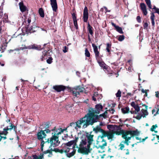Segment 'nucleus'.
<instances>
[{
  "label": "nucleus",
  "mask_w": 159,
  "mask_h": 159,
  "mask_svg": "<svg viewBox=\"0 0 159 159\" xmlns=\"http://www.w3.org/2000/svg\"><path fill=\"white\" fill-rule=\"evenodd\" d=\"M145 1L149 8L151 9L152 7L150 0H145Z\"/></svg>",
  "instance_id": "34"
},
{
  "label": "nucleus",
  "mask_w": 159,
  "mask_h": 159,
  "mask_svg": "<svg viewBox=\"0 0 159 159\" xmlns=\"http://www.w3.org/2000/svg\"><path fill=\"white\" fill-rule=\"evenodd\" d=\"M129 140L127 139H125V140L124 141H122V143L126 144H127V145H128L129 144V142H128Z\"/></svg>",
  "instance_id": "48"
},
{
  "label": "nucleus",
  "mask_w": 159,
  "mask_h": 159,
  "mask_svg": "<svg viewBox=\"0 0 159 159\" xmlns=\"http://www.w3.org/2000/svg\"><path fill=\"white\" fill-rule=\"evenodd\" d=\"M122 137L125 139L130 140L132 137H135L137 139H139L138 137L139 133L138 131H129L124 132L122 131Z\"/></svg>",
  "instance_id": "5"
},
{
  "label": "nucleus",
  "mask_w": 159,
  "mask_h": 159,
  "mask_svg": "<svg viewBox=\"0 0 159 159\" xmlns=\"http://www.w3.org/2000/svg\"><path fill=\"white\" fill-rule=\"evenodd\" d=\"M19 6L20 10L21 12H24L27 10L26 7L25 6L22 2H20L19 3Z\"/></svg>",
  "instance_id": "24"
},
{
  "label": "nucleus",
  "mask_w": 159,
  "mask_h": 159,
  "mask_svg": "<svg viewBox=\"0 0 159 159\" xmlns=\"http://www.w3.org/2000/svg\"><path fill=\"white\" fill-rule=\"evenodd\" d=\"M124 150L125 151V153L126 155L129 154V150L128 149H125Z\"/></svg>",
  "instance_id": "51"
},
{
  "label": "nucleus",
  "mask_w": 159,
  "mask_h": 159,
  "mask_svg": "<svg viewBox=\"0 0 159 159\" xmlns=\"http://www.w3.org/2000/svg\"><path fill=\"white\" fill-rule=\"evenodd\" d=\"M137 20L138 22L139 21V16H137Z\"/></svg>",
  "instance_id": "61"
},
{
  "label": "nucleus",
  "mask_w": 159,
  "mask_h": 159,
  "mask_svg": "<svg viewBox=\"0 0 159 159\" xmlns=\"http://www.w3.org/2000/svg\"><path fill=\"white\" fill-rule=\"evenodd\" d=\"M67 128L62 129L61 128L56 129L53 130L52 133V136H57L63 133L64 131L66 130Z\"/></svg>",
  "instance_id": "13"
},
{
  "label": "nucleus",
  "mask_w": 159,
  "mask_h": 159,
  "mask_svg": "<svg viewBox=\"0 0 159 159\" xmlns=\"http://www.w3.org/2000/svg\"><path fill=\"white\" fill-rule=\"evenodd\" d=\"M156 94H155V96L157 98H158L159 97V92L158 91H157L155 92Z\"/></svg>",
  "instance_id": "55"
},
{
  "label": "nucleus",
  "mask_w": 159,
  "mask_h": 159,
  "mask_svg": "<svg viewBox=\"0 0 159 159\" xmlns=\"http://www.w3.org/2000/svg\"><path fill=\"white\" fill-rule=\"evenodd\" d=\"M53 88L58 92H60L64 90L65 88L64 86L62 85L55 86L53 87Z\"/></svg>",
  "instance_id": "19"
},
{
  "label": "nucleus",
  "mask_w": 159,
  "mask_h": 159,
  "mask_svg": "<svg viewBox=\"0 0 159 159\" xmlns=\"http://www.w3.org/2000/svg\"><path fill=\"white\" fill-rule=\"evenodd\" d=\"M109 111L110 113L112 114H113L115 111L113 109H111L109 110H107L103 114L100 115V116H102L104 118H105L107 117V111Z\"/></svg>",
  "instance_id": "22"
},
{
  "label": "nucleus",
  "mask_w": 159,
  "mask_h": 159,
  "mask_svg": "<svg viewBox=\"0 0 159 159\" xmlns=\"http://www.w3.org/2000/svg\"><path fill=\"white\" fill-rule=\"evenodd\" d=\"M111 24L112 25L114 26L116 30L120 34L123 33V32L122 31V30L121 28L119 27L118 26L116 25L113 23H112Z\"/></svg>",
  "instance_id": "25"
},
{
  "label": "nucleus",
  "mask_w": 159,
  "mask_h": 159,
  "mask_svg": "<svg viewBox=\"0 0 159 159\" xmlns=\"http://www.w3.org/2000/svg\"><path fill=\"white\" fill-rule=\"evenodd\" d=\"M49 142L50 143L51 146L53 147L58 146L60 143L58 137L57 136L55 137L53 136L49 139Z\"/></svg>",
  "instance_id": "8"
},
{
  "label": "nucleus",
  "mask_w": 159,
  "mask_h": 159,
  "mask_svg": "<svg viewBox=\"0 0 159 159\" xmlns=\"http://www.w3.org/2000/svg\"><path fill=\"white\" fill-rule=\"evenodd\" d=\"M43 155L44 154L43 153H41L39 156L34 155L32 157L33 159H43Z\"/></svg>",
  "instance_id": "27"
},
{
  "label": "nucleus",
  "mask_w": 159,
  "mask_h": 159,
  "mask_svg": "<svg viewBox=\"0 0 159 159\" xmlns=\"http://www.w3.org/2000/svg\"><path fill=\"white\" fill-rule=\"evenodd\" d=\"M45 141L43 140L41 143V151H43L44 147L45 148L47 147V146L49 145V139H45Z\"/></svg>",
  "instance_id": "14"
},
{
  "label": "nucleus",
  "mask_w": 159,
  "mask_h": 159,
  "mask_svg": "<svg viewBox=\"0 0 159 159\" xmlns=\"http://www.w3.org/2000/svg\"><path fill=\"white\" fill-rule=\"evenodd\" d=\"M152 9L153 12L151 13H154V14L156 13L159 15V8L155 6H154L153 8Z\"/></svg>",
  "instance_id": "28"
},
{
  "label": "nucleus",
  "mask_w": 159,
  "mask_h": 159,
  "mask_svg": "<svg viewBox=\"0 0 159 159\" xmlns=\"http://www.w3.org/2000/svg\"><path fill=\"white\" fill-rule=\"evenodd\" d=\"M97 145L95 146L97 148H100L102 150V152L98 151L99 152L102 153L104 152V149L107 145V143L105 140L103 139V136H99L97 140Z\"/></svg>",
  "instance_id": "6"
},
{
  "label": "nucleus",
  "mask_w": 159,
  "mask_h": 159,
  "mask_svg": "<svg viewBox=\"0 0 159 159\" xmlns=\"http://www.w3.org/2000/svg\"><path fill=\"white\" fill-rule=\"evenodd\" d=\"M107 47L106 48V50H107L108 52H110V49L111 48V45L109 43H108L107 44Z\"/></svg>",
  "instance_id": "41"
},
{
  "label": "nucleus",
  "mask_w": 159,
  "mask_h": 159,
  "mask_svg": "<svg viewBox=\"0 0 159 159\" xmlns=\"http://www.w3.org/2000/svg\"><path fill=\"white\" fill-rule=\"evenodd\" d=\"M158 126L157 124L153 125L152 127L151 128L150 130L152 131H153L156 128H157Z\"/></svg>",
  "instance_id": "38"
},
{
  "label": "nucleus",
  "mask_w": 159,
  "mask_h": 159,
  "mask_svg": "<svg viewBox=\"0 0 159 159\" xmlns=\"http://www.w3.org/2000/svg\"><path fill=\"white\" fill-rule=\"evenodd\" d=\"M52 58L51 57L49 58L47 60V62L48 64H50L52 62Z\"/></svg>",
  "instance_id": "47"
},
{
  "label": "nucleus",
  "mask_w": 159,
  "mask_h": 159,
  "mask_svg": "<svg viewBox=\"0 0 159 159\" xmlns=\"http://www.w3.org/2000/svg\"><path fill=\"white\" fill-rule=\"evenodd\" d=\"M84 89L83 88L77 86L73 89L72 92L74 96L78 97V96L80 94V93L82 92Z\"/></svg>",
  "instance_id": "10"
},
{
  "label": "nucleus",
  "mask_w": 159,
  "mask_h": 159,
  "mask_svg": "<svg viewBox=\"0 0 159 159\" xmlns=\"http://www.w3.org/2000/svg\"><path fill=\"white\" fill-rule=\"evenodd\" d=\"M37 27L35 25H34L30 28L28 27L27 29V30H29L30 33L35 32L37 30Z\"/></svg>",
  "instance_id": "26"
},
{
  "label": "nucleus",
  "mask_w": 159,
  "mask_h": 159,
  "mask_svg": "<svg viewBox=\"0 0 159 159\" xmlns=\"http://www.w3.org/2000/svg\"><path fill=\"white\" fill-rule=\"evenodd\" d=\"M141 91H142V93H145V94L144 95V96H147L148 93H147V90H144L143 89H142L141 90Z\"/></svg>",
  "instance_id": "44"
},
{
  "label": "nucleus",
  "mask_w": 159,
  "mask_h": 159,
  "mask_svg": "<svg viewBox=\"0 0 159 159\" xmlns=\"http://www.w3.org/2000/svg\"><path fill=\"white\" fill-rule=\"evenodd\" d=\"M153 131H154L155 133H157L158 132L157 131H155V130Z\"/></svg>",
  "instance_id": "64"
},
{
  "label": "nucleus",
  "mask_w": 159,
  "mask_h": 159,
  "mask_svg": "<svg viewBox=\"0 0 159 159\" xmlns=\"http://www.w3.org/2000/svg\"><path fill=\"white\" fill-rule=\"evenodd\" d=\"M33 16H31L30 17H29L28 19V23H30L31 22V17Z\"/></svg>",
  "instance_id": "56"
},
{
  "label": "nucleus",
  "mask_w": 159,
  "mask_h": 159,
  "mask_svg": "<svg viewBox=\"0 0 159 159\" xmlns=\"http://www.w3.org/2000/svg\"><path fill=\"white\" fill-rule=\"evenodd\" d=\"M125 39V36L124 35H120L118 38V40L120 41H122L124 40Z\"/></svg>",
  "instance_id": "40"
},
{
  "label": "nucleus",
  "mask_w": 159,
  "mask_h": 159,
  "mask_svg": "<svg viewBox=\"0 0 159 159\" xmlns=\"http://www.w3.org/2000/svg\"><path fill=\"white\" fill-rule=\"evenodd\" d=\"M47 52L45 51L43 52V55L42 56L41 58L42 61H43L44 60L47 59Z\"/></svg>",
  "instance_id": "29"
},
{
  "label": "nucleus",
  "mask_w": 159,
  "mask_h": 159,
  "mask_svg": "<svg viewBox=\"0 0 159 159\" xmlns=\"http://www.w3.org/2000/svg\"><path fill=\"white\" fill-rule=\"evenodd\" d=\"M152 113L153 114L155 112L156 110L154 109H153L152 110Z\"/></svg>",
  "instance_id": "60"
},
{
  "label": "nucleus",
  "mask_w": 159,
  "mask_h": 159,
  "mask_svg": "<svg viewBox=\"0 0 159 159\" xmlns=\"http://www.w3.org/2000/svg\"><path fill=\"white\" fill-rule=\"evenodd\" d=\"M93 135L87 133L86 135H83L79 139L78 151L84 154H88L91 152L90 145L93 141Z\"/></svg>",
  "instance_id": "1"
},
{
  "label": "nucleus",
  "mask_w": 159,
  "mask_h": 159,
  "mask_svg": "<svg viewBox=\"0 0 159 159\" xmlns=\"http://www.w3.org/2000/svg\"><path fill=\"white\" fill-rule=\"evenodd\" d=\"M142 105V106H143L145 107L144 109H141V112L142 114H141L140 113V119L142 117H145L146 116H147L148 115V112L147 111L148 109V106L146 105L145 104H140V106Z\"/></svg>",
  "instance_id": "12"
},
{
  "label": "nucleus",
  "mask_w": 159,
  "mask_h": 159,
  "mask_svg": "<svg viewBox=\"0 0 159 159\" xmlns=\"http://www.w3.org/2000/svg\"><path fill=\"white\" fill-rule=\"evenodd\" d=\"M121 111L123 113H127L129 112V108L128 107H125L122 108Z\"/></svg>",
  "instance_id": "31"
},
{
  "label": "nucleus",
  "mask_w": 159,
  "mask_h": 159,
  "mask_svg": "<svg viewBox=\"0 0 159 159\" xmlns=\"http://www.w3.org/2000/svg\"><path fill=\"white\" fill-rule=\"evenodd\" d=\"M152 135L153 136H155V135H156L157 137V139L158 140H159V135H158L156 134H152Z\"/></svg>",
  "instance_id": "58"
},
{
  "label": "nucleus",
  "mask_w": 159,
  "mask_h": 159,
  "mask_svg": "<svg viewBox=\"0 0 159 159\" xmlns=\"http://www.w3.org/2000/svg\"><path fill=\"white\" fill-rule=\"evenodd\" d=\"M72 18H73V20H76V17L75 14L74 13H73L72 14Z\"/></svg>",
  "instance_id": "53"
},
{
  "label": "nucleus",
  "mask_w": 159,
  "mask_h": 159,
  "mask_svg": "<svg viewBox=\"0 0 159 159\" xmlns=\"http://www.w3.org/2000/svg\"><path fill=\"white\" fill-rule=\"evenodd\" d=\"M9 52H11L12 51H13V50H9Z\"/></svg>",
  "instance_id": "63"
},
{
  "label": "nucleus",
  "mask_w": 159,
  "mask_h": 159,
  "mask_svg": "<svg viewBox=\"0 0 159 159\" xmlns=\"http://www.w3.org/2000/svg\"><path fill=\"white\" fill-rule=\"evenodd\" d=\"M121 92L119 90L117 93L116 94V96L117 97H120L121 96Z\"/></svg>",
  "instance_id": "43"
},
{
  "label": "nucleus",
  "mask_w": 159,
  "mask_h": 159,
  "mask_svg": "<svg viewBox=\"0 0 159 159\" xmlns=\"http://www.w3.org/2000/svg\"><path fill=\"white\" fill-rule=\"evenodd\" d=\"M96 59L98 63L101 67L103 68L104 69L106 70H107L108 69L109 66L106 65L103 61H101L99 59V57L97 58Z\"/></svg>",
  "instance_id": "15"
},
{
  "label": "nucleus",
  "mask_w": 159,
  "mask_h": 159,
  "mask_svg": "<svg viewBox=\"0 0 159 159\" xmlns=\"http://www.w3.org/2000/svg\"><path fill=\"white\" fill-rule=\"evenodd\" d=\"M13 128V127H12V125H11L10 126V128H7V129H4V130L5 131H7V130H8L9 129H12Z\"/></svg>",
  "instance_id": "54"
},
{
  "label": "nucleus",
  "mask_w": 159,
  "mask_h": 159,
  "mask_svg": "<svg viewBox=\"0 0 159 159\" xmlns=\"http://www.w3.org/2000/svg\"><path fill=\"white\" fill-rule=\"evenodd\" d=\"M85 54L86 56H87V57H90V53L87 49H85Z\"/></svg>",
  "instance_id": "42"
},
{
  "label": "nucleus",
  "mask_w": 159,
  "mask_h": 159,
  "mask_svg": "<svg viewBox=\"0 0 159 159\" xmlns=\"http://www.w3.org/2000/svg\"><path fill=\"white\" fill-rule=\"evenodd\" d=\"M79 139L78 137H76L75 140L65 143L63 149L59 150V152L61 153H64L66 156L69 157L73 156L76 152L75 146Z\"/></svg>",
  "instance_id": "3"
},
{
  "label": "nucleus",
  "mask_w": 159,
  "mask_h": 159,
  "mask_svg": "<svg viewBox=\"0 0 159 159\" xmlns=\"http://www.w3.org/2000/svg\"><path fill=\"white\" fill-rule=\"evenodd\" d=\"M148 138V137H147L145 138L142 139V142L146 140V139H147Z\"/></svg>",
  "instance_id": "59"
},
{
  "label": "nucleus",
  "mask_w": 159,
  "mask_h": 159,
  "mask_svg": "<svg viewBox=\"0 0 159 159\" xmlns=\"http://www.w3.org/2000/svg\"><path fill=\"white\" fill-rule=\"evenodd\" d=\"M87 29L89 33L90 34L92 35L93 34V32L92 30L93 28L92 26H90L89 24H88Z\"/></svg>",
  "instance_id": "32"
},
{
  "label": "nucleus",
  "mask_w": 159,
  "mask_h": 159,
  "mask_svg": "<svg viewBox=\"0 0 159 159\" xmlns=\"http://www.w3.org/2000/svg\"><path fill=\"white\" fill-rule=\"evenodd\" d=\"M84 21L85 22H86L88 19V9L87 7H84L83 13Z\"/></svg>",
  "instance_id": "17"
},
{
  "label": "nucleus",
  "mask_w": 159,
  "mask_h": 159,
  "mask_svg": "<svg viewBox=\"0 0 159 159\" xmlns=\"http://www.w3.org/2000/svg\"><path fill=\"white\" fill-rule=\"evenodd\" d=\"M115 134H114L111 131H110L109 132H105V133H104L103 135L105 136H107L108 139H110L114 138Z\"/></svg>",
  "instance_id": "18"
},
{
  "label": "nucleus",
  "mask_w": 159,
  "mask_h": 159,
  "mask_svg": "<svg viewBox=\"0 0 159 159\" xmlns=\"http://www.w3.org/2000/svg\"><path fill=\"white\" fill-rule=\"evenodd\" d=\"M93 131H95L96 133H98L99 132L102 133L103 134L104 133H105V131L101 129V128L99 126H97L95 128L93 129Z\"/></svg>",
  "instance_id": "21"
},
{
  "label": "nucleus",
  "mask_w": 159,
  "mask_h": 159,
  "mask_svg": "<svg viewBox=\"0 0 159 159\" xmlns=\"http://www.w3.org/2000/svg\"><path fill=\"white\" fill-rule=\"evenodd\" d=\"M94 122V119H92L87 114L85 116L80 119L75 123H71L67 127L68 129H74L77 130L80 129L82 126V128H86L89 124H92Z\"/></svg>",
  "instance_id": "2"
},
{
  "label": "nucleus",
  "mask_w": 159,
  "mask_h": 159,
  "mask_svg": "<svg viewBox=\"0 0 159 159\" xmlns=\"http://www.w3.org/2000/svg\"><path fill=\"white\" fill-rule=\"evenodd\" d=\"M51 6L53 10L54 11H56L57 9V3H55V4L51 5Z\"/></svg>",
  "instance_id": "33"
},
{
  "label": "nucleus",
  "mask_w": 159,
  "mask_h": 159,
  "mask_svg": "<svg viewBox=\"0 0 159 159\" xmlns=\"http://www.w3.org/2000/svg\"><path fill=\"white\" fill-rule=\"evenodd\" d=\"M44 154H46L48 153L49 154L48 155V157H51L52 156V152L50 150H47L46 151L43 152Z\"/></svg>",
  "instance_id": "37"
},
{
  "label": "nucleus",
  "mask_w": 159,
  "mask_h": 159,
  "mask_svg": "<svg viewBox=\"0 0 159 159\" xmlns=\"http://www.w3.org/2000/svg\"><path fill=\"white\" fill-rule=\"evenodd\" d=\"M140 7L143 15L144 16H146L148 12L145 4L143 3H141L140 5Z\"/></svg>",
  "instance_id": "16"
},
{
  "label": "nucleus",
  "mask_w": 159,
  "mask_h": 159,
  "mask_svg": "<svg viewBox=\"0 0 159 159\" xmlns=\"http://www.w3.org/2000/svg\"><path fill=\"white\" fill-rule=\"evenodd\" d=\"M67 48L66 46H65L63 48V51L64 52L66 53L67 52Z\"/></svg>",
  "instance_id": "49"
},
{
  "label": "nucleus",
  "mask_w": 159,
  "mask_h": 159,
  "mask_svg": "<svg viewBox=\"0 0 159 159\" xmlns=\"http://www.w3.org/2000/svg\"><path fill=\"white\" fill-rule=\"evenodd\" d=\"M98 95V92H95L94 93L93 96L92 98L93 100L94 101H95L96 100V98L95 97H97V96Z\"/></svg>",
  "instance_id": "39"
},
{
  "label": "nucleus",
  "mask_w": 159,
  "mask_h": 159,
  "mask_svg": "<svg viewBox=\"0 0 159 159\" xmlns=\"http://www.w3.org/2000/svg\"><path fill=\"white\" fill-rule=\"evenodd\" d=\"M96 109L94 110L93 108H90L89 110V113L88 114V116H89L92 119H94V122H96L97 120L102 116H100V115L98 116L97 114H99L100 111L102 110V105L98 104L96 106Z\"/></svg>",
  "instance_id": "4"
},
{
  "label": "nucleus",
  "mask_w": 159,
  "mask_h": 159,
  "mask_svg": "<svg viewBox=\"0 0 159 159\" xmlns=\"http://www.w3.org/2000/svg\"><path fill=\"white\" fill-rule=\"evenodd\" d=\"M119 146L120 147V148L121 150H122L125 147L124 145L121 143H120L119 145Z\"/></svg>",
  "instance_id": "45"
},
{
  "label": "nucleus",
  "mask_w": 159,
  "mask_h": 159,
  "mask_svg": "<svg viewBox=\"0 0 159 159\" xmlns=\"http://www.w3.org/2000/svg\"><path fill=\"white\" fill-rule=\"evenodd\" d=\"M107 127L110 131L117 135H120L122 133V131L120 129V127L118 126L115 125H107Z\"/></svg>",
  "instance_id": "7"
},
{
  "label": "nucleus",
  "mask_w": 159,
  "mask_h": 159,
  "mask_svg": "<svg viewBox=\"0 0 159 159\" xmlns=\"http://www.w3.org/2000/svg\"><path fill=\"white\" fill-rule=\"evenodd\" d=\"M148 26V24L147 23L145 22L143 24L144 29H147Z\"/></svg>",
  "instance_id": "52"
},
{
  "label": "nucleus",
  "mask_w": 159,
  "mask_h": 159,
  "mask_svg": "<svg viewBox=\"0 0 159 159\" xmlns=\"http://www.w3.org/2000/svg\"><path fill=\"white\" fill-rule=\"evenodd\" d=\"M3 14L2 12H0V15L2 16V15Z\"/></svg>",
  "instance_id": "62"
},
{
  "label": "nucleus",
  "mask_w": 159,
  "mask_h": 159,
  "mask_svg": "<svg viewBox=\"0 0 159 159\" xmlns=\"http://www.w3.org/2000/svg\"><path fill=\"white\" fill-rule=\"evenodd\" d=\"M150 15V19L151 20V23L152 25V28H154L155 27L154 20L155 18V16L154 15V13H151Z\"/></svg>",
  "instance_id": "23"
},
{
  "label": "nucleus",
  "mask_w": 159,
  "mask_h": 159,
  "mask_svg": "<svg viewBox=\"0 0 159 159\" xmlns=\"http://www.w3.org/2000/svg\"><path fill=\"white\" fill-rule=\"evenodd\" d=\"M45 132L47 133H49L50 131L48 129H47L45 130H41L37 134L38 138L39 139L42 140L46 138L47 135L45 134Z\"/></svg>",
  "instance_id": "11"
},
{
  "label": "nucleus",
  "mask_w": 159,
  "mask_h": 159,
  "mask_svg": "<svg viewBox=\"0 0 159 159\" xmlns=\"http://www.w3.org/2000/svg\"><path fill=\"white\" fill-rule=\"evenodd\" d=\"M131 105L134 107L135 111L132 112V113L134 114V117L138 120L139 119V107L138 104L134 102H132L131 104Z\"/></svg>",
  "instance_id": "9"
},
{
  "label": "nucleus",
  "mask_w": 159,
  "mask_h": 159,
  "mask_svg": "<svg viewBox=\"0 0 159 159\" xmlns=\"http://www.w3.org/2000/svg\"><path fill=\"white\" fill-rule=\"evenodd\" d=\"M37 47L35 46V45H31L27 47L26 48L29 49H37Z\"/></svg>",
  "instance_id": "36"
},
{
  "label": "nucleus",
  "mask_w": 159,
  "mask_h": 159,
  "mask_svg": "<svg viewBox=\"0 0 159 159\" xmlns=\"http://www.w3.org/2000/svg\"><path fill=\"white\" fill-rule=\"evenodd\" d=\"M74 21V24L76 28V29H78V25H77V21L76 20H73Z\"/></svg>",
  "instance_id": "46"
},
{
  "label": "nucleus",
  "mask_w": 159,
  "mask_h": 159,
  "mask_svg": "<svg viewBox=\"0 0 159 159\" xmlns=\"http://www.w3.org/2000/svg\"><path fill=\"white\" fill-rule=\"evenodd\" d=\"M92 46L93 48L94 51L95 53L96 58H98L99 55V52L98 50V47L94 44H92Z\"/></svg>",
  "instance_id": "20"
},
{
  "label": "nucleus",
  "mask_w": 159,
  "mask_h": 159,
  "mask_svg": "<svg viewBox=\"0 0 159 159\" xmlns=\"http://www.w3.org/2000/svg\"><path fill=\"white\" fill-rule=\"evenodd\" d=\"M39 11L40 16L42 17H44V15L43 9L42 8H39Z\"/></svg>",
  "instance_id": "35"
},
{
  "label": "nucleus",
  "mask_w": 159,
  "mask_h": 159,
  "mask_svg": "<svg viewBox=\"0 0 159 159\" xmlns=\"http://www.w3.org/2000/svg\"><path fill=\"white\" fill-rule=\"evenodd\" d=\"M51 5L55 4L57 3L56 0H50Z\"/></svg>",
  "instance_id": "50"
},
{
  "label": "nucleus",
  "mask_w": 159,
  "mask_h": 159,
  "mask_svg": "<svg viewBox=\"0 0 159 159\" xmlns=\"http://www.w3.org/2000/svg\"><path fill=\"white\" fill-rule=\"evenodd\" d=\"M0 141H1L2 139L3 138L4 139H6L7 138L6 137H2L1 136V135L4 134L5 135H6L7 134V131H4L2 133H0Z\"/></svg>",
  "instance_id": "30"
},
{
  "label": "nucleus",
  "mask_w": 159,
  "mask_h": 159,
  "mask_svg": "<svg viewBox=\"0 0 159 159\" xmlns=\"http://www.w3.org/2000/svg\"><path fill=\"white\" fill-rule=\"evenodd\" d=\"M159 114V108H158V109L157 110V112H156V113L155 114H154V116H156L157 114Z\"/></svg>",
  "instance_id": "57"
}]
</instances>
